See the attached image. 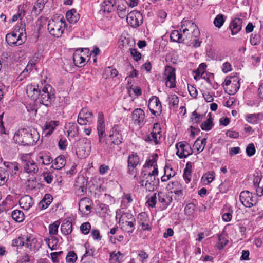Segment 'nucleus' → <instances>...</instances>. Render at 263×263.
Masks as SVG:
<instances>
[{"instance_id": "f257e3e1", "label": "nucleus", "mask_w": 263, "mask_h": 263, "mask_svg": "<svg viewBox=\"0 0 263 263\" xmlns=\"http://www.w3.org/2000/svg\"><path fill=\"white\" fill-rule=\"evenodd\" d=\"M52 87L49 84L28 85L26 92L27 96L36 103L42 104L47 107L50 106L55 99L54 95L51 92Z\"/></svg>"}, {"instance_id": "f03ea898", "label": "nucleus", "mask_w": 263, "mask_h": 263, "mask_svg": "<svg viewBox=\"0 0 263 263\" xmlns=\"http://www.w3.org/2000/svg\"><path fill=\"white\" fill-rule=\"evenodd\" d=\"M39 134L34 128H22L16 132L13 136L16 143L24 146L34 145L39 139Z\"/></svg>"}, {"instance_id": "7ed1b4c3", "label": "nucleus", "mask_w": 263, "mask_h": 263, "mask_svg": "<svg viewBox=\"0 0 263 263\" xmlns=\"http://www.w3.org/2000/svg\"><path fill=\"white\" fill-rule=\"evenodd\" d=\"M65 22L61 18H57L55 20H51L48 24V30L53 36L60 37L64 30Z\"/></svg>"}, {"instance_id": "20e7f679", "label": "nucleus", "mask_w": 263, "mask_h": 263, "mask_svg": "<svg viewBox=\"0 0 263 263\" xmlns=\"http://www.w3.org/2000/svg\"><path fill=\"white\" fill-rule=\"evenodd\" d=\"M240 79L237 76L226 77L222 84L225 91L230 95L235 94L240 88Z\"/></svg>"}, {"instance_id": "39448f33", "label": "nucleus", "mask_w": 263, "mask_h": 263, "mask_svg": "<svg viewBox=\"0 0 263 263\" xmlns=\"http://www.w3.org/2000/svg\"><path fill=\"white\" fill-rule=\"evenodd\" d=\"M76 153L78 157L83 158L89 155L91 149L90 141L85 138H80L76 143Z\"/></svg>"}, {"instance_id": "423d86ee", "label": "nucleus", "mask_w": 263, "mask_h": 263, "mask_svg": "<svg viewBox=\"0 0 263 263\" xmlns=\"http://www.w3.org/2000/svg\"><path fill=\"white\" fill-rule=\"evenodd\" d=\"M239 199L241 203L247 208H251L257 204V198L248 191H243L240 193Z\"/></svg>"}, {"instance_id": "0eeeda50", "label": "nucleus", "mask_w": 263, "mask_h": 263, "mask_svg": "<svg viewBox=\"0 0 263 263\" xmlns=\"http://www.w3.org/2000/svg\"><path fill=\"white\" fill-rule=\"evenodd\" d=\"M176 148L177 150L176 154L180 158H186L193 153L191 145L185 141L176 143Z\"/></svg>"}, {"instance_id": "6e6552de", "label": "nucleus", "mask_w": 263, "mask_h": 263, "mask_svg": "<svg viewBox=\"0 0 263 263\" xmlns=\"http://www.w3.org/2000/svg\"><path fill=\"white\" fill-rule=\"evenodd\" d=\"M126 20L132 27L137 28L143 23V17L140 12L134 11L128 14Z\"/></svg>"}, {"instance_id": "1a4fd4ad", "label": "nucleus", "mask_w": 263, "mask_h": 263, "mask_svg": "<svg viewBox=\"0 0 263 263\" xmlns=\"http://www.w3.org/2000/svg\"><path fill=\"white\" fill-rule=\"evenodd\" d=\"M86 52L88 54L87 48H78L73 53V60L76 66L81 67L82 65L86 62Z\"/></svg>"}, {"instance_id": "9d476101", "label": "nucleus", "mask_w": 263, "mask_h": 263, "mask_svg": "<svg viewBox=\"0 0 263 263\" xmlns=\"http://www.w3.org/2000/svg\"><path fill=\"white\" fill-rule=\"evenodd\" d=\"M93 114L87 108H83L80 111L77 122L82 125L90 124L92 120Z\"/></svg>"}, {"instance_id": "9b49d317", "label": "nucleus", "mask_w": 263, "mask_h": 263, "mask_svg": "<svg viewBox=\"0 0 263 263\" xmlns=\"http://www.w3.org/2000/svg\"><path fill=\"white\" fill-rule=\"evenodd\" d=\"M193 32V36H200V33L197 25L190 20H183L181 22L180 31Z\"/></svg>"}, {"instance_id": "f8f14e48", "label": "nucleus", "mask_w": 263, "mask_h": 263, "mask_svg": "<svg viewBox=\"0 0 263 263\" xmlns=\"http://www.w3.org/2000/svg\"><path fill=\"white\" fill-rule=\"evenodd\" d=\"M22 160L24 172L32 176L37 173L39 171L38 166L33 160H26L24 159V157L22 158Z\"/></svg>"}, {"instance_id": "ddd939ff", "label": "nucleus", "mask_w": 263, "mask_h": 263, "mask_svg": "<svg viewBox=\"0 0 263 263\" xmlns=\"http://www.w3.org/2000/svg\"><path fill=\"white\" fill-rule=\"evenodd\" d=\"M165 85L170 88L176 86L175 69L171 66H167L165 69Z\"/></svg>"}, {"instance_id": "4468645a", "label": "nucleus", "mask_w": 263, "mask_h": 263, "mask_svg": "<svg viewBox=\"0 0 263 263\" xmlns=\"http://www.w3.org/2000/svg\"><path fill=\"white\" fill-rule=\"evenodd\" d=\"M128 171L130 174L133 175L136 173V168L140 163V159L137 153L133 152L128 158Z\"/></svg>"}, {"instance_id": "2eb2a0df", "label": "nucleus", "mask_w": 263, "mask_h": 263, "mask_svg": "<svg viewBox=\"0 0 263 263\" xmlns=\"http://www.w3.org/2000/svg\"><path fill=\"white\" fill-rule=\"evenodd\" d=\"M111 132L112 133L109 135V138L115 147V145H119L122 142L123 138L118 125L114 126Z\"/></svg>"}, {"instance_id": "dca6fc26", "label": "nucleus", "mask_w": 263, "mask_h": 263, "mask_svg": "<svg viewBox=\"0 0 263 263\" xmlns=\"http://www.w3.org/2000/svg\"><path fill=\"white\" fill-rule=\"evenodd\" d=\"M148 108L153 115H156V113L158 111H161V103L159 98L156 96H152L149 100Z\"/></svg>"}, {"instance_id": "f3484780", "label": "nucleus", "mask_w": 263, "mask_h": 263, "mask_svg": "<svg viewBox=\"0 0 263 263\" xmlns=\"http://www.w3.org/2000/svg\"><path fill=\"white\" fill-rule=\"evenodd\" d=\"M91 205L92 201L89 198H83L79 201V210L82 214L88 215L91 212Z\"/></svg>"}, {"instance_id": "a211bd4d", "label": "nucleus", "mask_w": 263, "mask_h": 263, "mask_svg": "<svg viewBox=\"0 0 263 263\" xmlns=\"http://www.w3.org/2000/svg\"><path fill=\"white\" fill-rule=\"evenodd\" d=\"M145 119V112L141 108H136L134 110L132 113V120L135 124L139 126L144 124Z\"/></svg>"}, {"instance_id": "6ab92c4d", "label": "nucleus", "mask_w": 263, "mask_h": 263, "mask_svg": "<svg viewBox=\"0 0 263 263\" xmlns=\"http://www.w3.org/2000/svg\"><path fill=\"white\" fill-rule=\"evenodd\" d=\"M24 31H21L19 34L16 33H8L6 35V41L7 43L10 45H21L22 41H21V35L23 34Z\"/></svg>"}, {"instance_id": "aec40b11", "label": "nucleus", "mask_w": 263, "mask_h": 263, "mask_svg": "<svg viewBox=\"0 0 263 263\" xmlns=\"http://www.w3.org/2000/svg\"><path fill=\"white\" fill-rule=\"evenodd\" d=\"M167 189L171 193H174L178 196L183 195V187L182 185L178 181H173L170 182L167 186Z\"/></svg>"}, {"instance_id": "412c9836", "label": "nucleus", "mask_w": 263, "mask_h": 263, "mask_svg": "<svg viewBox=\"0 0 263 263\" xmlns=\"http://www.w3.org/2000/svg\"><path fill=\"white\" fill-rule=\"evenodd\" d=\"M19 204L21 207L25 210H28L32 207L34 204L33 198L29 195H25L21 198L19 200Z\"/></svg>"}, {"instance_id": "4be33fe9", "label": "nucleus", "mask_w": 263, "mask_h": 263, "mask_svg": "<svg viewBox=\"0 0 263 263\" xmlns=\"http://www.w3.org/2000/svg\"><path fill=\"white\" fill-rule=\"evenodd\" d=\"M116 1H103L101 4L100 13L103 15L106 13H109L115 9Z\"/></svg>"}, {"instance_id": "5701e85b", "label": "nucleus", "mask_w": 263, "mask_h": 263, "mask_svg": "<svg viewBox=\"0 0 263 263\" xmlns=\"http://www.w3.org/2000/svg\"><path fill=\"white\" fill-rule=\"evenodd\" d=\"M27 7V5H20L18 7L17 16L19 17V19L21 20L20 24L18 26V31H25V23L23 20L24 17L26 14L25 8Z\"/></svg>"}, {"instance_id": "b1692460", "label": "nucleus", "mask_w": 263, "mask_h": 263, "mask_svg": "<svg viewBox=\"0 0 263 263\" xmlns=\"http://www.w3.org/2000/svg\"><path fill=\"white\" fill-rule=\"evenodd\" d=\"M242 23V20L239 18H235L231 22L229 28L232 35L237 34L241 29Z\"/></svg>"}, {"instance_id": "393cba45", "label": "nucleus", "mask_w": 263, "mask_h": 263, "mask_svg": "<svg viewBox=\"0 0 263 263\" xmlns=\"http://www.w3.org/2000/svg\"><path fill=\"white\" fill-rule=\"evenodd\" d=\"M59 125L58 121H50L47 122L43 128V133L45 136L50 135L54 130L56 126Z\"/></svg>"}, {"instance_id": "a878e982", "label": "nucleus", "mask_w": 263, "mask_h": 263, "mask_svg": "<svg viewBox=\"0 0 263 263\" xmlns=\"http://www.w3.org/2000/svg\"><path fill=\"white\" fill-rule=\"evenodd\" d=\"M37 239L33 235H26L24 246L30 250H34L36 248Z\"/></svg>"}, {"instance_id": "bb28decb", "label": "nucleus", "mask_w": 263, "mask_h": 263, "mask_svg": "<svg viewBox=\"0 0 263 263\" xmlns=\"http://www.w3.org/2000/svg\"><path fill=\"white\" fill-rule=\"evenodd\" d=\"M121 228L123 231L127 233L129 235L133 233L135 229L134 222L132 221H121Z\"/></svg>"}, {"instance_id": "cd10ccee", "label": "nucleus", "mask_w": 263, "mask_h": 263, "mask_svg": "<svg viewBox=\"0 0 263 263\" xmlns=\"http://www.w3.org/2000/svg\"><path fill=\"white\" fill-rule=\"evenodd\" d=\"M66 164V159L63 155H60L53 161L52 167L55 170H60L64 167Z\"/></svg>"}, {"instance_id": "c85d7f7f", "label": "nucleus", "mask_w": 263, "mask_h": 263, "mask_svg": "<svg viewBox=\"0 0 263 263\" xmlns=\"http://www.w3.org/2000/svg\"><path fill=\"white\" fill-rule=\"evenodd\" d=\"M66 17L70 23H76L79 20L80 15L76 10L73 9L67 12Z\"/></svg>"}, {"instance_id": "c756f323", "label": "nucleus", "mask_w": 263, "mask_h": 263, "mask_svg": "<svg viewBox=\"0 0 263 263\" xmlns=\"http://www.w3.org/2000/svg\"><path fill=\"white\" fill-rule=\"evenodd\" d=\"M36 161L41 162L43 165H49L51 162L53 163V160L51 156L45 154L40 153L36 157Z\"/></svg>"}, {"instance_id": "7c9ffc66", "label": "nucleus", "mask_w": 263, "mask_h": 263, "mask_svg": "<svg viewBox=\"0 0 263 263\" xmlns=\"http://www.w3.org/2000/svg\"><path fill=\"white\" fill-rule=\"evenodd\" d=\"M45 241L51 250L56 249L59 242V239L53 235H50L49 237L45 239Z\"/></svg>"}, {"instance_id": "2f4dec72", "label": "nucleus", "mask_w": 263, "mask_h": 263, "mask_svg": "<svg viewBox=\"0 0 263 263\" xmlns=\"http://www.w3.org/2000/svg\"><path fill=\"white\" fill-rule=\"evenodd\" d=\"M61 230L65 235L71 234L72 231V223L68 220L64 221L61 224Z\"/></svg>"}, {"instance_id": "473e14b6", "label": "nucleus", "mask_w": 263, "mask_h": 263, "mask_svg": "<svg viewBox=\"0 0 263 263\" xmlns=\"http://www.w3.org/2000/svg\"><path fill=\"white\" fill-rule=\"evenodd\" d=\"M182 32V40L183 43L190 44L194 37H198L199 36H193V32L185 31L184 30Z\"/></svg>"}, {"instance_id": "72a5a7b5", "label": "nucleus", "mask_w": 263, "mask_h": 263, "mask_svg": "<svg viewBox=\"0 0 263 263\" xmlns=\"http://www.w3.org/2000/svg\"><path fill=\"white\" fill-rule=\"evenodd\" d=\"M206 143V139L205 138H203L202 139L198 138L194 142L193 147L198 153H200L204 149Z\"/></svg>"}, {"instance_id": "f704fd0d", "label": "nucleus", "mask_w": 263, "mask_h": 263, "mask_svg": "<svg viewBox=\"0 0 263 263\" xmlns=\"http://www.w3.org/2000/svg\"><path fill=\"white\" fill-rule=\"evenodd\" d=\"M192 164L189 162L186 164L183 172V178L187 183L191 180Z\"/></svg>"}, {"instance_id": "c9c22d12", "label": "nucleus", "mask_w": 263, "mask_h": 263, "mask_svg": "<svg viewBox=\"0 0 263 263\" xmlns=\"http://www.w3.org/2000/svg\"><path fill=\"white\" fill-rule=\"evenodd\" d=\"M52 197L50 194H46L44 198L39 202V206L42 209L47 208L51 203Z\"/></svg>"}, {"instance_id": "e433bc0d", "label": "nucleus", "mask_w": 263, "mask_h": 263, "mask_svg": "<svg viewBox=\"0 0 263 263\" xmlns=\"http://www.w3.org/2000/svg\"><path fill=\"white\" fill-rule=\"evenodd\" d=\"M261 115V113L248 114L246 116V119L249 123L257 124Z\"/></svg>"}, {"instance_id": "4c0bfd02", "label": "nucleus", "mask_w": 263, "mask_h": 263, "mask_svg": "<svg viewBox=\"0 0 263 263\" xmlns=\"http://www.w3.org/2000/svg\"><path fill=\"white\" fill-rule=\"evenodd\" d=\"M12 218L16 222H21L24 219V215L22 211L15 210L11 214Z\"/></svg>"}, {"instance_id": "58836bf2", "label": "nucleus", "mask_w": 263, "mask_h": 263, "mask_svg": "<svg viewBox=\"0 0 263 263\" xmlns=\"http://www.w3.org/2000/svg\"><path fill=\"white\" fill-rule=\"evenodd\" d=\"M170 39L173 42L182 43V33H180L178 30H174L171 33Z\"/></svg>"}, {"instance_id": "ea45409f", "label": "nucleus", "mask_w": 263, "mask_h": 263, "mask_svg": "<svg viewBox=\"0 0 263 263\" xmlns=\"http://www.w3.org/2000/svg\"><path fill=\"white\" fill-rule=\"evenodd\" d=\"M123 257V254L119 251L117 253L112 252L110 255V260L113 263H120Z\"/></svg>"}, {"instance_id": "a19ab883", "label": "nucleus", "mask_w": 263, "mask_h": 263, "mask_svg": "<svg viewBox=\"0 0 263 263\" xmlns=\"http://www.w3.org/2000/svg\"><path fill=\"white\" fill-rule=\"evenodd\" d=\"M9 178L8 172L3 168H0V186L5 184Z\"/></svg>"}, {"instance_id": "79ce46f5", "label": "nucleus", "mask_w": 263, "mask_h": 263, "mask_svg": "<svg viewBox=\"0 0 263 263\" xmlns=\"http://www.w3.org/2000/svg\"><path fill=\"white\" fill-rule=\"evenodd\" d=\"M133 44H134L133 41L130 40L129 38L124 37L123 39L121 38L120 46H122L126 50H128L130 47L132 48Z\"/></svg>"}, {"instance_id": "37998d69", "label": "nucleus", "mask_w": 263, "mask_h": 263, "mask_svg": "<svg viewBox=\"0 0 263 263\" xmlns=\"http://www.w3.org/2000/svg\"><path fill=\"white\" fill-rule=\"evenodd\" d=\"M168 170L171 171H172V168L171 167L170 165H166L164 168V175L162 176L161 179L162 182H166L171 177L174 176L175 173H168Z\"/></svg>"}, {"instance_id": "c03bdc74", "label": "nucleus", "mask_w": 263, "mask_h": 263, "mask_svg": "<svg viewBox=\"0 0 263 263\" xmlns=\"http://www.w3.org/2000/svg\"><path fill=\"white\" fill-rule=\"evenodd\" d=\"M101 148L103 149L104 151L110 153L112 151L114 146L112 143H111V141H110L109 138H108L103 142Z\"/></svg>"}, {"instance_id": "a18cd8bd", "label": "nucleus", "mask_w": 263, "mask_h": 263, "mask_svg": "<svg viewBox=\"0 0 263 263\" xmlns=\"http://www.w3.org/2000/svg\"><path fill=\"white\" fill-rule=\"evenodd\" d=\"M60 222L56 221L49 226V233L50 235H54L57 234L58 232V228Z\"/></svg>"}, {"instance_id": "49530a36", "label": "nucleus", "mask_w": 263, "mask_h": 263, "mask_svg": "<svg viewBox=\"0 0 263 263\" xmlns=\"http://www.w3.org/2000/svg\"><path fill=\"white\" fill-rule=\"evenodd\" d=\"M44 6L45 3L43 1L42 2H38V1H36L33 5L32 11L35 14H39L44 7Z\"/></svg>"}, {"instance_id": "de8ad7c7", "label": "nucleus", "mask_w": 263, "mask_h": 263, "mask_svg": "<svg viewBox=\"0 0 263 263\" xmlns=\"http://www.w3.org/2000/svg\"><path fill=\"white\" fill-rule=\"evenodd\" d=\"M104 74L106 76V78L108 77L114 78L118 75V72L117 69H114L111 67H108L105 68Z\"/></svg>"}, {"instance_id": "09e8293b", "label": "nucleus", "mask_w": 263, "mask_h": 263, "mask_svg": "<svg viewBox=\"0 0 263 263\" xmlns=\"http://www.w3.org/2000/svg\"><path fill=\"white\" fill-rule=\"evenodd\" d=\"M213 126L212 119L209 118L201 124V128L204 130H209L212 128Z\"/></svg>"}, {"instance_id": "8fccbe9b", "label": "nucleus", "mask_w": 263, "mask_h": 263, "mask_svg": "<svg viewBox=\"0 0 263 263\" xmlns=\"http://www.w3.org/2000/svg\"><path fill=\"white\" fill-rule=\"evenodd\" d=\"M25 239L26 235H22L18 237L17 238L12 241V246L16 247L24 246Z\"/></svg>"}, {"instance_id": "3c124183", "label": "nucleus", "mask_w": 263, "mask_h": 263, "mask_svg": "<svg viewBox=\"0 0 263 263\" xmlns=\"http://www.w3.org/2000/svg\"><path fill=\"white\" fill-rule=\"evenodd\" d=\"M69 127L68 128V130H67L68 136H71V137H74L78 134V128L77 125L74 123L72 124L69 123Z\"/></svg>"}, {"instance_id": "603ef678", "label": "nucleus", "mask_w": 263, "mask_h": 263, "mask_svg": "<svg viewBox=\"0 0 263 263\" xmlns=\"http://www.w3.org/2000/svg\"><path fill=\"white\" fill-rule=\"evenodd\" d=\"M224 22V19L222 14H218L214 20L215 26L218 28H220Z\"/></svg>"}, {"instance_id": "864d4df0", "label": "nucleus", "mask_w": 263, "mask_h": 263, "mask_svg": "<svg viewBox=\"0 0 263 263\" xmlns=\"http://www.w3.org/2000/svg\"><path fill=\"white\" fill-rule=\"evenodd\" d=\"M146 203L151 208H154L157 203V194L154 193L150 197H147V200Z\"/></svg>"}, {"instance_id": "5fc2aeb1", "label": "nucleus", "mask_w": 263, "mask_h": 263, "mask_svg": "<svg viewBox=\"0 0 263 263\" xmlns=\"http://www.w3.org/2000/svg\"><path fill=\"white\" fill-rule=\"evenodd\" d=\"M77 259V255L73 251H69L66 257V260L67 263H73Z\"/></svg>"}, {"instance_id": "6e6d98bb", "label": "nucleus", "mask_w": 263, "mask_h": 263, "mask_svg": "<svg viewBox=\"0 0 263 263\" xmlns=\"http://www.w3.org/2000/svg\"><path fill=\"white\" fill-rule=\"evenodd\" d=\"M128 51H130V54L132 57L133 58L134 60L135 61H138L141 58V53L138 52L137 49H133L132 48H130V47L128 48Z\"/></svg>"}, {"instance_id": "4d7b16f0", "label": "nucleus", "mask_w": 263, "mask_h": 263, "mask_svg": "<svg viewBox=\"0 0 263 263\" xmlns=\"http://www.w3.org/2000/svg\"><path fill=\"white\" fill-rule=\"evenodd\" d=\"M91 225L89 222H86L82 223L80 227L82 233L85 235L88 234L90 231Z\"/></svg>"}, {"instance_id": "13d9d810", "label": "nucleus", "mask_w": 263, "mask_h": 263, "mask_svg": "<svg viewBox=\"0 0 263 263\" xmlns=\"http://www.w3.org/2000/svg\"><path fill=\"white\" fill-rule=\"evenodd\" d=\"M168 101L170 105L177 107L179 103V99L176 95H172L168 97Z\"/></svg>"}, {"instance_id": "bf43d9fd", "label": "nucleus", "mask_w": 263, "mask_h": 263, "mask_svg": "<svg viewBox=\"0 0 263 263\" xmlns=\"http://www.w3.org/2000/svg\"><path fill=\"white\" fill-rule=\"evenodd\" d=\"M195 209V205L193 203H189L187 204L184 209L185 213L187 215H192Z\"/></svg>"}, {"instance_id": "052dcab7", "label": "nucleus", "mask_w": 263, "mask_h": 263, "mask_svg": "<svg viewBox=\"0 0 263 263\" xmlns=\"http://www.w3.org/2000/svg\"><path fill=\"white\" fill-rule=\"evenodd\" d=\"M203 116L198 114L196 111L193 112L191 119L195 123H199L202 119Z\"/></svg>"}, {"instance_id": "680f3d73", "label": "nucleus", "mask_w": 263, "mask_h": 263, "mask_svg": "<svg viewBox=\"0 0 263 263\" xmlns=\"http://www.w3.org/2000/svg\"><path fill=\"white\" fill-rule=\"evenodd\" d=\"M218 240V248L219 249H222L223 247L227 245L228 240L226 239V237L222 235L219 236Z\"/></svg>"}, {"instance_id": "e2e57ef3", "label": "nucleus", "mask_w": 263, "mask_h": 263, "mask_svg": "<svg viewBox=\"0 0 263 263\" xmlns=\"http://www.w3.org/2000/svg\"><path fill=\"white\" fill-rule=\"evenodd\" d=\"M160 132H158L157 133L156 132L153 131L151 133V135L148 137V138L151 141H153L155 144H157L159 142V139H160V137L159 136L158 138V135L160 134Z\"/></svg>"}, {"instance_id": "0e129e2a", "label": "nucleus", "mask_w": 263, "mask_h": 263, "mask_svg": "<svg viewBox=\"0 0 263 263\" xmlns=\"http://www.w3.org/2000/svg\"><path fill=\"white\" fill-rule=\"evenodd\" d=\"M35 65V62L34 60H30L29 61L27 65L26 66L25 70L23 71V74L25 76V72H30Z\"/></svg>"}, {"instance_id": "69168bd1", "label": "nucleus", "mask_w": 263, "mask_h": 263, "mask_svg": "<svg viewBox=\"0 0 263 263\" xmlns=\"http://www.w3.org/2000/svg\"><path fill=\"white\" fill-rule=\"evenodd\" d=\"M256 152L255 146L253 143H250L248 144L246 148V153L247 155L251 157L255 154Z\"/></svg>"}, {"instance_id": "338daca9", "label": "nucleus", "mask_w": 263, "mask_h": 263, "mask_svg": "<svg viewBox=\"0 0 263 263\" xmlns=\"http://www.w3.org/2000/svg\"><path fill=\"white\" fill-rule=\"evenodd\" d=\"M118 15L121 18H124L126 16V8L124 6L118 5L117 8Z\"/></svg>"}, {"instance_id": "774afa93", "label": "nucleus", "mask_w": 263, "mask_h": 263, "mask_svg": "<svg viewBox=\"0 0 263 263\" xmlns=\"http://www.w3.org/2000/svg\"><path fill=\"white\" fill-rule=\"evenodd\" d=\"M258 180H259V178H254L253 182H254L255 186L257 187L256 189V190L257 195L261 197L263 195V188L258 186V184H259L258 183Z\"/></svg>"}]
</instances>
